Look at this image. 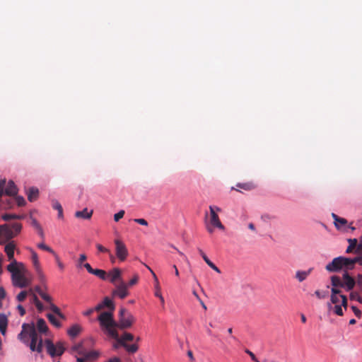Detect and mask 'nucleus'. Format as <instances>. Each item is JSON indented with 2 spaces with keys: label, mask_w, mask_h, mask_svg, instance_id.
<instances>
[{
  "label": "nucleus",
  "mask_w": 362,
  "mask_h": 362,
  "mask_svg": "<svg viewBox=\"0 0 362 362\" xmlns=\"http://www.w3.org/2000/svg\"><path fill=\"white\" fill-rule=\"evenodd\" d=\"M340 283L341 288H344L347 291L352 290L356 285L355 279L349 274L347 271L343 274L342 279L340 278Z\"/></svg>",
  "instance_id": "1a4fd4ad"
},
{
  "label": "nucleus",
  "mask_w": 362,
  "mask_h": 362,
  "mask_svg": "<svg viewBox=\"0 0 362 362\" xmlns=\"http://www.w3.org/2000/svg\"><path fill=\"white\" fill-rule=\"evenodd\" d=\"M341 306H343L341 304H337L334 305V312L339 316L343 315V310Z\"/></svg>",
  "instance_id": "ea45409f"
},
{
  "label": "nucleus",
  "mask_w": 362,
  "mask_h": 362,
  "mask_svg": "<svg viewBox=\"0 0 362 362\" xmlns=\"http://www.w3.org/2000/svg\"><path fill=\"white\" fill-rule=\"evenodd\" d=\"M27 295L28 292L25 291H23L18 294L16 298L19 302H22L25 299Z\"/></svg>",
  "instance_id": "79ce46f5"
},
{
  "label": "nucleus",
  "mask_w": 362,
  "mask_h": 362,
  "mask_svg": "<svg viewBox=\"0 0 362 362\" xmlns=\"http://www.w3.org/2000/svg\"><path fill=\"white\" fill-rule=\"evenodd\" d=\"M85 351V348L83 347V341L79 342L75 345H74L71 349V352H76L79 356H81V352Z\"/></svg>",
  "instance_id": "c85d7f7f"
},
{
  "label": "nucleus",
  "mask_w": 362,
  "mask_h": 362,
  "mask_svg": "<svg viewBox=\"0 0 362 362\" xmlns=\"http://www.w3.org/2000/svg\"><path fill=\"white\" fill-rule=\"evenodd\" d=\"M117 342L122 346H124L127 344L126 341H132L134 339V337L132 334L129 332H124L120 337L118 336V338H115Z\"/></svg>",
  "instance_id": "f3484780"
},
{
  "label": "nucleus",
  "mask_w": 362,
  "mask_h": 362,
  "mask_svg": "<svg viewBox=\"0 0 362 362\" xmlns=\"http://www.w3.org/2000/svg\"><path fill=\"white\" fill-rule=\"evenodd\" d=\"M331 284L332 286V288L331 289V296H339L341 298V305L343 307L346 309L347 308V298L346 296L341 294V291L339 288H341V283H340V277L338 276H331Z\"/></svg>",
  "instance_id": "423d86ee"
},
{
  "label": "nucleus",
  "mask_w": 362,
  "mask_h": 362,
  "mask_svg": "<svg viewBox=\"0 0 362 362\" xmlns=\"http://www.w3.org/2000/svg\"><path fill=\"white\" fill-rule=\"evenodd\" d=\"M245 353L247 354L250 357H251V359L255 361V362H259L258 361V359L257 358V357L255 356V355L252 352L250 351L249 349H246L245 351Z\"/></svg>",
  "instance_id": "603ef678"
},
{
  "label": "nucleus",
  "mask_w": 362,
  "mask_h": 362,
  "mask_svg": "<svg viewBox=\"0 0 362 362\" xmlns=\"http://www.w3.org/2000/svg\"><path fill=\"white\" fill-rule=\"evenodd\" d=\"M81 356H85L86 362H90L96 361L100 356V353L95 350L87 351L85 349L83 352H81Z\"/></svg>",
  "instance_id": "dca6fc26"
},
{
  "label": "nucleus",
  "mask_w": 362,
  "mask_h": 362,
  "mask_svg": "<svg viewBox=\"0 0 362 362\" xmlns=\"http://www.w3.org/2000/svg\"><path fill=\"white\" fill-rule=\"evenodd\" d=\"M325 269L329 272H338L341 269L345 270V272L351 270V258L342 256L335 257L326 265Z\"/></svg>",
  "instance_id": "39448f33"
},
{
  "label": "nucleus",
  "mask_w": 362,
  "mask_h": 362,
  "mask_svg": "<svg viewBox=\"0 0 362 362\" xmlns=\"http://www.w3.org/2000/svg\"><path fill=\"white\" fill-rule=\"evenodd\" d=\"M40 296L45 301L49 303V308L50 309L51 303H52V297L43 291L40 292Z\"/></svg>",
  "instance_id": "e433bc0d"
},
{
  "label": "nucleus",
  "mask_w": 362,
  "mask_h": 362,
  "mask_svg": "<svg viewBox=\"0 0 362 362\" xmlns=\"http://www.w3.org/2000/svg\"><path fill=\"white\" fill-rule=\"evenodd\" d=\"M146 267L148 268V269L150 271V272L153 275L154 282H155V296H157V293L161 294L160 287L158 279L156 274L154 273V272L148 266L146 265Z\"/></svg>",
  "instance_id": "cd10ccee"
},
{
  "label": "nucleus",
  "mask_w": 362,
  "mask_h": 362,
  "mask_svg": "<svg viewBox=\"0 0 362 362\" xmlns=\"http://www.w3.org/2000/svg\"><path fill=\"white\" fill-rule=\"evenodd\" d=\"M115 244L117 257L120 261H124L128 255V251L125 245L118 239L115 240Z\"/></svg>",
  "instance_id": "9d476101"
},
{
  "label": "nucleus",
  "mask_w": 362,
  "mask_h": 362,
  "mask_svg": "<svg viewBox=\"0 0 362 362\" xmlns=\"http://www.w3.org/2000/svg\"><path fill=\"white\" fill-rule=\"evenodd\" d=\"M18 339L28 346L32 351L41 353L43 344L42 337H38L33 323H23L22 330L18 335Z\"/></svg>",
  "instance_id": "f257e3e1"
},
{
  "label": "nucleus",
  "mask_w": 362,
  "mask_h": 362,
  "mask_svg": "<svg viewBox=\"0 0 362 362\" xmlns=\"http://www.w3.org/2000/svg\"><path fill=\"white\" fill-rule=\"evenodd\" d=\"M8 325V320L5 315L0 314V332L2 334H5Z\"/></svg>",
  "instance_id": "bb28decb"
},
{
  "label": "nucleus",
  "mask_w": 362,
  "mask_h": 362,
  "mask_svg": "<svg viewBox=\"0 0 362 362\" xmlns=\"http://www.w3.org/2000/svg\"><path fill=\"white\" fill-rule=\"evenodd\" d=\"M37 330L41 333H46L48 330V327L44 319L40 318L37 321Z\"/></svg>",
  "instance_id": "a878e982"
},
{
  "label": "nucleus",
  "mask_w": 362,
  "mask_h": 362,
  "mask_svg": "<svg viewBox=\"0 0 362 362\" xmlns=\"http://www.w3.org/2000/svg\"><path fill=\"white\" fill-rule=\"evenodd\" d=\"M37 231L39 235L43 239L45 238V233H44L42 226L40 227L39 228H37Z\"/></svg>",
  "instance_id": "0e129e2a"
},
{
  "label": "nucleus",
  "mask_w": 362,
  "mask_h": 362,
  "mask_svg": "<svg viewBox=\"0 0 362 362\" xmlns=\"http://www.w3.org/2000/svg\"><path fill=\"white\" fill-rule=\"evenodd\" d=\"M124 210H120L118 213L115 214L114 215V220L115 221L117 222L119 221L121 218H123L124 215Z\"/></svg>",
  "instance_id": "a18cd8bd"
},
{
  "label": "nucleus",
  "mask_w": 362,
  "mask_h": 362,
  "mask_svg": "<svg viewBox=\"0 0 362 362\" xmlns=\"http://www.w3.org/2000/svg\"><path fill=\"white\" fill-rule=\"evenodd\" d=\"M31 252V258H32V262L33 264V267L35 269V272H37L40 279L41 281L45 280V275L43 274V272L42 271L40 264L38 259L37 254L32 249L30 250Z\"/></svg>",
  "instance_id": "f8f14e48"
},
{
  "label": "nucleus",
  "mask_w": 362,
  "mask_h": 362,
  "mask_svg": "<svg viewBox=\"0 0 362 362\" xmlns=\"http://www.w3.org/2000/svg\"><path fill=\"white\" fill-rule=\"evenodd\" d=\"M56 259H57V264H58V267L59 268L61 269V270H63L64 269V264L59 260V257L57 255H56Z\"/></svg>",
  "instance_id": "052dcab7"
},
{
  "label": "nucleus",
  "mask_w": 362,
  "mask_h": 362,
  "mask_svg": "<svg viewBox=\"0 0 362 362\" xmlns=\"http://www.w3.org/2000/svg\"><path fill=\"white\" fill-rule=\"evenodd\" d=\"M39 195V190L37 188L35 187H31L29 189L28 192V199L30 202H34L35 201Z\"/></svg>",
  "instance_id": "393cba45"
},
{
  "label": "nucleus",
  "mask_w": 362,
  "mask_h": 362,
  "mask_svg": "<svg viewBox=\"0 0 362 362\" xmlns=\"http://www.w3.org/2000/svg\"><path fill=\"white\" fill-rule=\"evenodd\" d=\"M17 309H18L21 316H23L25 314V310L21 305H18L17 306Z\"/></svg>",
  "instance_id": "13d9d810"
},
{
  "label": "nucleus",
  "mask_w": 362,
  "mask_h": 362,
  "mask_svg": "<svg viewBox=\"0 0 362 362\" xmlns=\"http://www.w3.org/2000/svg\"><path fill=\"white\" fill-rule=\"evenodd\" d=\"M348 241L349 243V245L346 248V252L351 253L353 252L354 249L356 250L358 240H357V239L354 238V239H349Z\"/></svg>",
  "instance_id": "7c9ffc66"
},
{
  "label": "nucleus",
  "mask_w": 362,
  "mask_h": 362,
  "mask_svg": "<svg viewBox=\"0 0 362 362\" xmlns=\"http://www.w3.org/2000/svg\"><path fill=\"white\" fill-rule=\"evenodd\" d=\"M236 187L245 191H250L256 188V185L252 182H239L236 185Z\"/></svg>",
  "instance_id": "b1692460"
},
{
  "label": "nucleus",
  "mask_w": 362,
  "mask_h": 362,
  "mask_svg": "<svg viewBox=\"0 0 362 362\" xmlns=\"http://www.w3.org/2000/svg\"><path fill=\"white\" fill-rule=\"evenodd\" d=\"M25 218L24 215H17V214H6L2 216V218L4 221H10L11 219H23Z\"/></svg>",
  "instance_id": "72a5a7b5"
},
{
  "label": "nucleus",
  "mask_w": 362,
  "mask_h": 362,
  "mask_svg": "<svg viewBox=\"0 0 362 362\" xmlns=\"http://www.w3.org/2000/svg\"><path fill=\"white\" fill-rule=\"evenodd\" d=\"M5 194L8 196H16L18 193V189L12 180L8 181L5 188Z\"/></svg>",
  "instance_id": "a211bd4d"
},
{
  "label": "nucleus",
  "mask_w": 362,
  "mask_h": 362,
  "mask_svg": "<svg viewBox=\"0 0 362 362\" xmlns=\"http://www.w3.org/2000/svg\"><path fill=\"white\" fill-rule=\"evenodd\" d=\"M98 320L102 329L112 338H118V332L115 329L117 323L113 318L112 312H103L98 316Z\"/></svg>",
  "instance_id": "7ed1b4c3"
},
{
  "label": "nucleus",
  "mask_w": 362,
  "mask_h": 362,
  "mask_svg": "<svg viewBox=\"0 0 362 362\" xmlns=\"http://www.w3.org/2000/svg\"><path fill=\"white\" fill-rule=\"evenodd\" d=\"M93 215V211H88V209H84L82 211H78L75 213V216L79 218L90 219Z\"/></svg>",
  "instance_id": "4be33fe9"
},
{
  "label": "nucleus",
  "mask_w": 362,
  "mask_h": 362,
  "mask_svg": "<svg viewBox=\"0 0 362 362\" xmlns=\"http://www.w3.org/2000/svg\"><path fill=\"white\" fill-rule=\"evenodd\" d=\"M7 270L11 273L12 281L14 286L25 288L29 285V281L23 274L25 271V266L23 263L13 262L7 266Z\"/></svg>",
  "instance_id": "f03ea898"
},
{
  "label": "nucleus",
  "mask_w": 362,
  "mask_h": 362,
  "mask_svg": "<svg viewBox=\"0 0 362 362\" xmlns=\"http://www.w3.org/2000/svg\"><path fill=\"white\" fill-rule=\"evenodd\" d=\"M313 268H310L307 271H297L296 273V278L300 281L302 282L307 279V277L310 274Z\"/></svg>",
  "instance_id": "5701e85b"
},
{
  "label": "nucleus",
  "mask_w": 362,
  "mask_h": 362,
  "mask_svg": "<svg viewBox=\"0 0 362 362\" xmlns=\"http://www.w3.org/2000/svg\"><path fill=\"white\" fill-rule=\"evenodd\" d=\"M45 344L48 354L52 357L56 356H60L65 351L64 343L63 341H59L54 344L51 340L46 339Z\"/></svg>",
  "instance_id": "0eeeda50"
},
{
  "label": "nucleus",
  "mask_w": 362,
  "mask_h": 362,
  "mask_svg": "<svg viewBox=\"0 0 362 362\" xmlns=\"http://www.w3.org/2000/svg\"><path fill=\"white\" fill-rule=\"evenodd\" d=\"M351 269L354 268L355 264L358 263L360 265H362V257H356L354 258H351Z\"/></svg>",
  "instance_id": "a19ab883"
},
{
  "label": "nucleus",
  "mask_w": 362,
  "mask_h": 362,
  "mask_svg": "<svg viewBox=\"0 0 362 362\" xmlns=\"http://www.w3.org/2000/svg\"><path fill=\"white\" fill-rule=\"evenodd\" d=\"M6 296V291L3 287H0V307H1L2 303L1 300L5 298Z\"/></svg>",
  "instance_id": "5fc2aeb1"
},
{
  "label": "nucleus",
  "mask_w": 362,
  "mask_h": 362,
  "mask_svg": "<svg viewBox=\"0 0 362 362\" xmlns=\"http://www.w3.org/2000/svg\"><path fill=\"white\" fill-rule=\"evenodd\" d=\"M107 276H110V281L111 283H115L117 280L121 277V270L119 268H114L109 272Z\"/></svg>",
  "instance_id": "412c9836"
},
{
  "label": "nucleus",
  "mask_w": 362,
  "mask_h": 362,
  "mask_svg": "<svg viewBox=\"0 0 362 362\" xmlns=\"http://www.w3.org/2000/svg\"><path fill=\"white\" fill-rule=\"evenodd\" d=\"M198 251L201 256L202 257L204 262L207 264L209 267H210L213 270L216 272L217 273L220 274L221 270L207 257V256L205 255V253L203 252L202 249H198Z\"/></svg>",
  "instance_id": "6ab92c4d"
},
{
  "label": "nucleus",
  "mask_w": 362,
  "mask_h": 362,
  "mask_svg": "<svg viewBox=\"0 0 362 362\" xmlns=\"http://www.w3.org/2000/svg\"><path fill=\"white\" fill-rule=\"evenodd\" d=\"M50 310L56 314L60 319L65 320L66 316L61 312L60 309L54 303H51Z\"/></svg>",
  "instance_id": "c756f323"
},
{
  "label": "nucleus",
  "mask_w": 362,
  "mask_h": 362,
  "mask_svg": "<svg viewBox=\"0 0 362 362\" xmlns=\"http://www.w3.org/2000/svg\"><path fill=\"white\" fill-rule=\"evenodd\" d=\"M106 362H121V360L118 357H113L110 358Z\"/></svg>",
  "instance_id": "774afa93"
},
{
  "label": "nucleus",
  "mask_w": 362,
  "mask_h": 362,
  "mask_svg": "<svg viewBox=\"0 0 362 362\" xmlns=\"http://www.w3.org/2000/svg\"><path fill=\"white\" fill-rule=\"evenodd\" d=\"M332 216L334 219V226L338 230H346L347 227L351 228V230H354L355 229L354 227L347 226L348 222L346 219L341 218L334 213L332 214Z\"/></svg>",
  "instance_id": "9b49d317"
},
{
  "label": "nucleus",
  "mask_w": 362,
  "mask_h": 362,
  "mask_svg": "<svg viewBox=\"0 0 362 362\" xmlns=\"http://www.w3.org/2000/svg\"><path fill=\"white\" fill-rule=\"evenodd\" d=\"M101 303L104 308L107 307L110 308L111 310L110 312H112L115 310V305L112 301L108 297H105Z\"/></svg>",
  "instance_id": "f704fd0d"
},
{
  "label": "nucleus",
  "mask_w": 362,
  "mask_h": 362,
  "mask_svg": "<svg viewBox=\"0 0 362 362\" xmlns=\"http://www.w3.org/2000/svg\"><path fill=\"white\" fill-rule=\"evenodd\" d=\"M16 203H17L18 206H23L26 203L25 199L21 196H17L16 197Z\"/></svg>",
  "instance_id": "de8ad7c7"
},
{
  "label": "nucleus",
  "mask_w": 362,
  "mask_h": 362,
  "mask_svg": "<svg viewBox=\"0 0 362 362\" xmlns=\"http://www.w3.org/2000/svg\"><path fill=\"white\" fill-rule=\"evenodd\" d=\"M119 315V319L118 322H117V327L126 329L132 325L134 321V317L131 313H128L125 308H120Z\"/></svg>",
  "instance_id": "6e6552de"
},
{
  "label": "nucleus",
  "mask_w": 362,
  "mask_h": 362,
  "mask_svg": "<svg viewBox=\"0 0 362 362\" xmlns=\"http://www.w3.org/2000/svg\"><path fill=\"white\" fill-rule=\"evenodd\" d=\"M47 317L50 322L51 324H52L54 327L59 328L62 327V324L57 319V317L53 315L52 314L48 313L47 314Z\"/></svg>",
  "instance_id": "473e14b6"
},
{
  "label": "nucleus",
  "mask_w": 362,
  "mask_h": 362,
  "mask_svg": "<svg viewBox=\"0 0 362 362\" xmlns=\"http://www.w3.org/2000/svg\"><path fill=\"white\" fill-rule=\"evenodd\" d=\"M82 331V327L77 324L71 326L67 331V334L71 338L76 337Z\"/></svg>",
  "instance_id": "aec40b11"
},
{
  "label": "nucleus",
  "mask_w": 362,
  "mask_h": 362,
  "mask_svg": "<svg viewBox=\"0 0 362 362\" xmlns=\"http://www.w3.org/2000/svg\"><path fill=\"white\" fill-rule=\"evenodd\" d=\"M134 221L140 224V225H142V226H147L148 225V222L144 219V218H135L134 219Z\"/></svg>",
  "instance_id": "6e6d98bb"
},
{
  "label": "nucleus",
  "mask_w": 362,
  "mask_h": 362,
  "mask_svg": "<svg viewBox=\"0 0 362 362\" xmlns=\"http://www.w3.org/2000/svg\"><path fill=\"white\" fill-rule=\"evenodd\" d=\"M351 308H352V310L354 313L355 315L357 317L360 318L361 317V310L358 308H356V306H352Z\"/></svg>",
  "instance_id": "864d4df0"
},
{
  "label": "nucleus",
  "mask_w": 362,
  "mask_h": 362,
  "mask_svg": "<svg viewBox=\"0 0 362 362\" xmlns=\"http://www.w3.org/2000/svg\"><path fill=\"white\" fill-rule=\"evenodd\" d=\"M86 255L85 254H81L79 257L78 263L79 264H81L86 259Z\"/></svg>",
  "instance_id": "680f3d73"
},
{
  "label": "nucleus",
  "mask_w": 362,
  "mask_h": 362,
  "mask_svg": "<svg viewBox=\"0 0 362 362\" xmlns=\"http://www.w3.org/2000/svg\"><path fill=\"white\" fill-rule=\"evenodd\" d=\"M76 359L77 362H86L84 356H76Z\"/></svg>",
  "instance_id": "338daca9"
},
{
  "label": "nucleus",
  "mask_w": 362,
  "mask_h": 362,
  "mask_svg": "<svg viewBox=\"0 0 362 362\" xmlns=\"http://www.w3.org/2000/svg\"><path fill=\"white\" fill-rule=\"evenodd\" d=\"M16 249V245L13 241H10L6 244L4 251L7 255L8 259L11 261V263L17 262L14 259V250Z\"/></svg>",
  "instance_id": "2eb2a0df"
},
{
  "label": "nucleus",
  "mask_w": 362,
  "mask_h": 362,
  "mask_svg": "<svg viewBox=\"0 0 362 362\" xmlns=\"http://www.w3.org/2000/svg\"><path fill=\"white\" fill-rule=\"evenodd\" d=\"M37 247L56 255L54 250L50 247L45 245L44 243H39L37 245Z\"/></svg>",
  "instance_id": "58836bf2"
},
{
  "label": "nucleus",
  "mask_w": 362,
  "mask_h": 362,
  "mask_svg": "<svg viewBox=\"0 0 362 362\" xmlns=\"http://www.w3.org/2000/svg\"><path fill=\"white\" fill-rule=\"evenodd\" d=\"M52 206L54 209L57 211L62 209L61 204L58 201L54 199L52 201Z\"/></svg>",
  "instance_id": "8fccbe9b"
},
{
  "label": "nucleus",
  "mask_w": 362,
  "mask_h": 362,
  "mask_svg": "<svg viewBox=\"0 0 362 362\" xmlns=\"http://www.w3.org/2000/svg\"><path fill=\"white\" fill-rule=\"evenodd\" d=\"M123 347L129 353H135L137 351L139 347L136 344H132V345H129V344H125L124 346H123Z\"/></svg>",
  "instance_id": "4c0bfd02"
},
{
  "label": "nucleus",
  "mask_w": 362,
  "mask_h": 362,
  "mask_svg": "<svg viewBox=\"0 0 362 362\" xmlns=\"http://www.w3.org/2000/svg\"><path fill=\"white\" fill-rule=\"evenodd\" d=\"M92 274L99 277L103 280H106L107 278V274L105 270L103 269H95Z\"/></svg>",
  "instance_id": "2f4dec72"
},
{
  "label": "nucleus",
  "mask_w": 362,
  "mask_h": 362,
  "mask_svg": "<svg viewBox=\"0 0 362 362\" xmlns=\"http://www.w3.org/2000/svg\"><path fill=\"white\" fill-rule=\"evenodd\" d=\"M96 247L98 250L101 252H110V250L108 249L105 248V247L100 244H98Z\"/></svg>",
  "instance_id": "4d7b16f0"
},
{
  "label": "nucleus",
  "mask_w": 362,
  "mask_h": 362,
  "mask_svg": "<svg viewBox=\"0 0 362 362\" xmlns=\"http://www.w3.org/2000/svg\"><path fill=\"white\" fill-rule=\"evenodd\" d=\"M33 301L40 312H42L44 310L43 305L39 300L38 298L37 297V296L35 294L33 295Z\"/></svg>",
  "instance_id": "c9c22d12"
},
{
  "label": "nucleus",
  "mask_w": 362,
  "mask_h": 362,
  "mask_svg": "<svg viewBox=\"0 0 362 362\" xmlns=\"http://www.w3.org/2000/svg\"><path fill=\"white\" fill-rule=\"evenodd\" d=\"M113 296H117L121 299L125 298L129 295L128 286L124 281H121L112 291Z\"/></svg>",
  "instance_id": "ddd939ff"
},
{
  "label": "nucleus",
  "mask_w": 362,
  "mask_h": 362,
  "mask_svg": "<svg viewBox=\"0 0 362 362\" xmlns=\"http://www.w3.org/2000/svg\"><path fill=\"white\" fill-rule=\"evenodd\" d=\"M138 281H139V275L136 274L134 275L133 278L132 279H130L129 283L127 284L128 287L132 286L136 284Z\"/></svg>",
  "instance_id": "c03bdc74"
},
{
  "label": "nucleus",
  "mask_w": 362,
  "mask_h": 362,
  "mask_svg": "<svg viewBox=\"0 0 362 362\" xmlns=\"http://www.w3.org/2000/svg\"><path fill=\"white\" fill-rule=\"evenodd\" d=\"M315 294L319 299H322L327 296V291H320L317 290L315 291Z\"/></svg>",
  "instance_id": "37998d69"
},
{
  "label": "nucleus",
  "mask_w": 362,
  "mask_h": 362,
  "mask_svg": "<svg viewBox=\"0 0 362 362\" xmlns=\"http://www.w3.org/2000/svg\"><path fill=\"white\" fill-rule=\"evenodd\" d=\"M209 223L214 227L218 228L220 230H223L225 229V227L221 222L218 214L216 213V211H213V209H211Z\"/></svg>",
  "instance_id": "4468645a"
},
{
  "label": "nucleus",
  "mask_w": 362,
  "mask_h": 362,
  "mask_svg": "<svg viewBox=\"0 0 362 362\" xmlns=\"http://www.w3.org/2000/svg\"><path fill=\"white\" fill-rule=\"evenodd\" d=\"M22 225L20 223L4 224L0 226V244H6L10 242L21 230Z\"/></svg>",
  "instance_id": "20e7f679"
},
{
  "label": "nucleus",
  "mask_w": 362,
  "mask_h": 362,
  "mask_svg": "<svg viewBox=\"0 0 362 362\" xmlns=\"http://www.w3.org/2000/svg\"><path fill=\"white\" fill-rule=\"evenodd\" d=\"M83 267H84L87 269V271H88L90 274H92V273L93 272V271H94V269H93V268L91 267V266L90 265V264H88V263H85V264H83Z\"/></svg>",
  "instance_id": "bf43d9fd"
},
{
  "label": "nucleus",
  "mask_w": 362,
  "mask_h": 362,
  "mask_svg": "<svg viewBox=\"0 0 362 362\" xmlns=\"http://www.w3.org/2000/svg\"><path fill=\"white\" fill-rule=\"evenodd\" d=\"M94 312V309L93 308H90L87 310H86L84 313H83V315L85 316H90L93 314V313Z\"/></svg>",
  "instance_id": "e2e57ef3"
},
{
  "label": "nucleus",
  "mask_w": 362,
  "mask_h": 362,
  "mask_svg": "<svg viewBox=\"0 0 362 362\" xmlns=\"http://www.w3.org/2000/svg\"><path fill=\"white\" fill-rule=\"evenodd\" d=\"M30 218L31 221V225L37 230L40 227H41L39 222L32 215L30 216Z\"/></svg>",
  "instance_id": "49530a36"
},
{
  "label": "nucleus",
  "mask_w": 362,
  "mask_h": 362,
  "mask_svg": "<svg viewBox=\"0 0 362 362\" xmlns=\"http://www.w3.org/2000/svg\"><path fill=\"white\" fill-rule=\"evenodd\" d=\"M330 300L332 303L334 305L339 304L340 303H341V300L339 297V295L336 296H331Z\"/></svg>",
  "instance_id": "3c124183"
},
{
  "label": "nucleus",
  "mask_w": 362,
  "mask_h": 362,
  "mask_svg": "<svg viewBox=\"0 0 362 362\" xmlns=\"http://www.w3.org/2000/svg\"><path fill=\"white\" fill-rule=\"evenodd\" d=\"M350 298L351 300H356L357 301H358L359 303H362V299L359 296V295L358 294V293H356V292H351L350 293Z\"/></svg>",
  "instance_id": "09e8293b"
},
{
  "label": "nucleus",
  "mask_w": 362,
  "mask_h": 362,
  "mask_svg": "<svg viewBox=\"0 0 362 362\" xmlns=\"http://www.w3.org/2000/svg\"><path fill=\"white\" fill-rule=\"evenodd\" d=\"M356 252L362 253V242H361L359 244H357Z\"/></svg>",
  "instance_id": "69168bd1"
}]
</instances>
